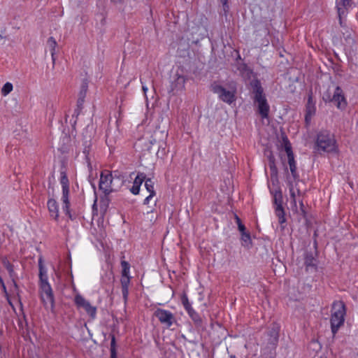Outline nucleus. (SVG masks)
Masks as SVG:
<instances>
[{
    "label": "nucleus",
    "instance_id": "f257e3e1",
    "mask_svg": "<svg viewBox=\"0 0 358 358\" xmlns=\"http://www.w3.org/2000/svg\"><path fill=\"white\" fill-rule=\"evenodd\" d=\"M284 150L287 154V162L291 173V176L287 177V182L289 186V203L292 212L306 216L304 204L301 199V191L294 187L293 182L299 180V175L297 172L296 163L292 151V145L287 137L282 138Z\"/></svg>",
    "mask_w": 358,
    "mask_h": 358
},
{
    "label": "nucleus",
    "instance_id": "f03ea898",
    "mask_svg": "<svg viewBox=\"0 0 358 358\" xmlns=\"http://www.w3.org/2000/svg\"><path fill=\"white\" fill-rule=\"evenodd\" d=\"M254 96V102L257 105L258 112L262 119L268 117L270 106L267 102L261 83L258 80H254L250 83Z\"/></svg>",
    "mask_w": 358,
    "mask_h": 358
},
{
    "label": "nucleus",
    "instance_id": "7ed1b4c3",
    "mask_svg": "<svg viewBox=\"0 0 358 358\" xmlns=\"http://www.w3.org/2000/svg\"><path fill=\"white\" fill-rule=\"evenodd\" d=\"M315 149L319 152H334L337 150L334 135L328 130L320 131L315 140Z\"/></svg>",
    "mask_w": 358,
    "mask_h": 358
},
{
    "label": "nucleus",
    "instance_id": "20e7f679",
    "mask_svg": "<svg viewBox=\"0 0 358 358\" xmlns=\"http://www.w3.org/2000/svg\"><path fill=\"white\" fill-rule=\"evenodd\" d=\"M211 90L217 95L220 100L229 105L236 99V85L234 83H230L227 87L214 83L211 85Z\"/></svg>",
    "mask_w": 358,
    "mask_h": 358
},
{
    "label": "nucleus",
    "instance_id": "39448f33",
    "mask_svg": "<svg viewBox=\"0 0 358 358\" xmlns=\"http://www.w3.org/2000/svg\"><path fill=\"white\" fill-rule=\"evenodd\" d=\"M40 289L41 299L46 306L52 307L54 303L52 289L48 282V271L46 268L39 270Z\"/></svg>",
    "mask_w": 358,
    "mask_h": 358
},
{
    "label": "nucleus",
    "instance_id": "423d86ee",
    "mask_svg": "<svg viewBox=\"0 0 358 358\" xmlns=\"http://www.w3.org/2000/svg\"><path fill=\"white\" fill-rule=\"evenodd\" d=\"M280 326L278 323H273L271 329L268 331L267 334V346L262 350L263 355H266V350H270L271 351H274L279 338V331ZM273 355V352H271Z\"/></svg>",
    "mask_w": 358,
    "mask_h": 358
},
{
    "label": "nucleus",
    "instance_id": "0eeeda50",
    "mask_svg": "<svg viewBox=\"0 0 358 358\" xmlns=\"http://www.w3.org/2000/svg\"><path fill=\"white\" fill-rule=\"evenodd\" d=\"M185 76L178 71L172 74L170 78V92L176 94L182 92L185 90Z\"/></svg>",
    "mask_w": 358,
    "mask_h": 358
},
{
    "label": "nucleus",
    "instance_id": "6e6552de",
    "mask_svg": "<svg viewBox=\"0 0 358 358\" xmlns=\"http://www.w3.org/2000/svg\"><path fill=\"white\" fill-rule=\"evenodd\" d=\"M113 175L108 171H104L101 173L99 181V188L106 194H110L113 191L112 187Z\"/></svg>",
    "mask_w": 358,
    "mask_h": 358
},
{
    "label": "nucleus",
    "instance_id": "1a4fd4ad",
    "mask_svg": "<svg viewBox=\"0 0 358 358\" xmlns=\"http://www.w3.org/2000/svg\"><path fill=\"white\" fill-rule=\"evenodd\" d=\"M123 266L122 276L121 278L122 293L123 298L126 300L129 294V285L130 279L128 275L129 272V266L127 262H122Z\"/></svg>",
    "mask_w": 358,
    "mask_h": 358
},
{
    "label": "nucleus",
    "instance_id": "9d476101",
    "mask_svg": "<svg viewBox=\"0 0 358 358\" xmlns=\"http://www.w3.org/2000/svg\"><path fill=\"white\" fill-rule=\"evenodd\" d=\"M74 302L78 309H82L87 313H95L96 311V308L78 293L75 296Z\"/></svg>",
    "mask_w": 358,
    "mask_h": 358
},
{
    "label": "nucleus",
    "instance_id": "9b49d317",
    "mask_svg": "<svg viewBox=\"0 0 358 358\" xmlns=\"http://www.w3.org/2000/svg\"><path fill=\"white\" fill-rule=\"evenodd\" d=\"M331 101H333L336 107L341 110L345 109L348 104L344 93L342 89L338 86L336 87Z\"/></svg>",
    "mask_w": 358,
    "mask_h": 358
},
{
    "label": "nucleus",
    "instance_id": "f8f14e48",
    "mask_svg": "<svg viewBox=\"0 0 358 358\" xmlns=\"http://www.w3.org/2000/svg\"><path fill=\"white\" fill-rule=\"evenodd\" d=\"M351 6L352 0H336V7L341 24H342V17L346 15L348 9Z\"/></svg>",
    "mask_w": 358,
    "mask_h": 358
},
{
    "label": "nucleus",
    "instance_id": "ddd939ff",
    "mask_svg": "<svg viewBox=\"0 0 358 358\" xmlns=\"http://www.w3.org/2000/svg\"><path fill=\"white\" fill-rule=\"evenodd\" d=\"M343 316L344 315H331L330 322L331 332L334 336L337 333L339 328L344 324L345 318Z\"/></svg>",
    "mask_w": 358,
    "mask_h": 358
},
{
    "label": "nucleus",
    "instance_id": "4468645a",
    "mask_svg": "<svg viewBox=\"0 0 358 358\" xmlns=\"http://www.w3.org/2000/svg\"><path fill=\"white\" fill-rule=\"evenodd\" d=\"M269 187L270 193L272 194L273 198V202L275 206H282V194L280 188L273 184V187Z\"/></svg>",
    "mask_w": 358,
    "mask_h": 358
},
{
    "label": "nucleus",
    "instance_id": "2eb2a0df",
    "mask_svg": "<svg viewBox=\"0 0 358 358\" xmlns=\"http://www.w3.org/2000/svg\"><path fill=\"white\" fill-rule=\"evenodd\" d=\"M152 73L151 72L147 71L143 73V74L141 76L140 81L142 85V90L144 93V96L146 102L148 103V96H147V92L148 90V88L146 85L147 83H153V80L151 76Z\"/></svg>",
    "mask_w": 358,
    "mask_h": 358
},
{
    "label": "nucleus",
    "instance_id": "dca6fc26",
    "mask_svg": "<svg viewBox=\"0 0 358 358\" xmlns=\"http://www.w3.org/2000/svg\"><path fill=\"white\" fill-rule=\"evenodd\" d=\"M62 201L63 203L62 210L70 218L71 215L70 213V202H69V188L62 189Z\"/></svg>",
    "mask_w": 358,
    "mask_h": 358
},
{
    "label": "nucleus",
    "instance_id": "f3484780",
    "mask_svg": "<svg viewBox=\"0 0 358 358\" xmlns=\"http://www.w3.org/2000/svg\"><path fill=\"white\" fill-rule=\"evenodd\" d=\"M48 208L50 215V217L55 220H58L59 218V206L57 202L54 199H50L47 203Z\"/></svg>",
    "mask_w": 358,
    "mask_h": 358
},
{
    "label": "nucleus",
    "instance_id": "a211bd4d",
    "mask_svg": "<svg viewBox=\"0 0 358 358\" xmlns=\"http://www.w3.org/2000/svg\"><path fill=\"white\" fill-rule=\"evenodd\" d=\"M145 180V174L143 173H138L134 179L133 186L131 188V192L133 194L136 195L140 192V187L142 183Z\"/></svg>",
    "mask_w": 358,
    "mask_h": 358
},
{
    "label": "nucleus",
    "instance_id": "6ab92c4d",
    "mask_svg": "<svg viewBox=\"0 0 358 358\" xmlns=\"http://www.w3.org/2000/svg\"><path fill=\"white\" fill-rule=\"evenodd\" d=\"M316 111L315 105L312 100V96H309L308 103L306 105L305 120L306 122H309L312 117L315 115Z\"/></svg>",
    "mask_w": 358,
    "mask_h": 358
},
{
    "label": "nucleus",
    "instance_id": "aec40b11",
    "mask_svg": "<svg viewBox=\"0 0 358 358\" xmlns=\"http://www.w3.org/2000/svg\"><path fill=\"white\" fill-rule=\"evenodd\" d=\"M3 266H5V268L7 269V271L9 273V275H10L11 280H12V282H13V285L15 289H17V282H16V281L15 280V271H14V269H13V266L6 259H4L3 260Z\"/></svg>",
    "mask_w": 358,
    "mask_h": 358
},
{
    "label": "nucleus",
    "instance_id": "412c9836",
    "mask_svg": "<svg viewBox=\"0 0 358 358\" xmlns=\"http://www.w3.org/2000/svg\"><path fill=\"white\" fill-rule=\"evenodd\" d=\"M159 320L166 328H169L175 322L173 315H157Z\"/></svg>",
    "mask_w": 358,
    "mask_h": 358
},
{
    "label": "nucleus",
    "instance_id": "4be33fe9",
    "mask_svg": "<svg viewBox=\"0 0 358 358\" xmlns=\"http://www.w3.org/2000/svg\"><path fill=\"white\" fill-rule=\"evenodd\" d=\"M345 307L343 301H336L333 303L331 313H345Z\"/></svg>",
    "mask_w": 358,
    "mask_h": 358
},
{
    "label": "nucleus",
    "instance_id": "5701e85b",
    "mask_svg": "<svg viewBox=\"0 0 358 358\" xmlns=\"http://www.w3.org/2000/svg\"><path fill=\"white\" fill-rule=\"evenodd\" d=\"M47 45H48V48L50 50V52L52 60L54 61L55 60L54 56H55V54L56 47L57 45L56 40L53 37H52V36L50 37L48 39Z\"/></svg>",
    "mask_w": 358,
    "mask_h": 358
},
{
    "label": "nucleus",
    "instance_id": "b1692460",
    "mask_svg": "<svg viewBox=\"0 0 358 358\" xmlns=\"http://www.w3.org/2000/svg\"><path fill=\"white\" fill-rule=\"evenodd\" d=\"M275 215L278 218V222L280 224H282L286 222V219L285 217V211L282 208V206H275Z\"/></svg>",
    "mask_w": 358,
    "mask_h": 358
},
{
    "label": "nucleus",
    "instance_id": "393cba45",
    "mask_svg": "<svg viewBox=\"0 0 358 358\" xmlns=\"http://www.w3.org/2000/svg\"><path fill=\"white\" fill-rule=\"evenodd\" d=\"M155 182L151 178H146L145 180V187L149 192V194L155 195Z\"/></svg>",
    "mask_w": 358,
    "mask_h": 358
},
{
    "label": "nucleus",
    "instance_id": "a878e982",
    "mask_svg": "<svg viewBox=\"0 0 358 358\" xmlns=\"http://www.w3.org/2000/svg\"><path fill=\"white\" fill-rule=\"evenodd\" d=\"M269 167H270L271 172V179L273 182V184L274 185V183L278 182V179H277L278 171H277V168L275 166V162L273 161L270 162Z\"/></svg>",
    "mask_w": 358,
    "mask_h": 358
},
{
    "label": "nucleus",
    "instance_id": "bb28decb",
    "mask_svg": "<svg viewBox=\"0 0 358 358\" xmlns=\"http://www.w3.org/2000/svg\"><path fill=\"white\" fill-rule=\"evenodd\" d=\"M181 302L188 313H192L193 309L187 294H183L181 296Z\"/></svg>",
    "mask_w": 358,
    "mask_h": 358
},
{
    "label": "nucleus",
    "instance_id": "cd10ccee",
    "mask_svg": "<svg viewBox=\"0 0 358 358\" xmlns=\"http://www.w3.org/2000/svg\"><path fill=\"white\" fill-rule=\"evenodd\" d=\"M60 176V184L62 185V189L69 188V181L66 172L61 171Z\"/></svg>",
    "mask_w": 358,
    "mask_h": 358
},
{
    "label": "nucleus",
    "instance_id": "c85d7f7f",
    "mask_svg": "<svg viewBox=\"0 0 358 358\" xmlns=\"http://www.w3.org/2000/svg\"><path fill=\"white\" fill-rule=\"evenodd\" d=\"M13 90V85L11 83L7 82L6 83L1 90V94L3 96H6L8 95Z\"/></svg>",
    "mask_w": 358,
    "mask_h": 358
},
{
    "label": "nucleus",
    "instance_id": "c756f323",
    "mask_svg": "<svg viewBox=\"0 0 358 358\" xmlns=\"http://www.w3.org/2000/svg\"><path fill=\"white\" fill-rule=\"evenodd\" d=\"M110 352V358H117L116 341L114 335H111Z\"/></svg>",
    "mask_w": 358,
    "mask_h": 358
},
{
    "label": "nucleus",
    "instance_id": "7c9ffc66",
    "mask_svg": "<svg viewBox=\"0 0 358 358\" xmlns=\"http://www.w3.org/2000/svg\"><path fill=\"white\" fill-rule=\"evenodd\" d=\"M305 264L307 268H315L316 266V259L311 255H307L305 258Z\"/></svg>",
    "mask_w": 358,
    "mask_h": 358
},
{
    "label": "nucleus",
    "instance_id": "2f4dec72",
    "mask_svg": "<svg viewBox=\"0 0 358 358\" xmlns=\"http://www.w3.org/2000/svg\"><path fill=\"white\" fill-rule=\"evenodd\" d=\"M241 240L245 243L246 245L250 244L251 238L250 235L248 233L244 232L241 234Z\"/></svg>",
    "mask_w": 358,
    "mask_h": 358
},
{
    "label": "nucleus",
    "instance_id": "473e14b6",
    "mask_svg": "<svg viewBox=\"0 0 358 358\" xmlns=\"http://www.w3.org/2000/svg\"><path fill=\"white\" fill-rule=\"evenodd\" d=\"M309 348L314 350H319L321 348L320 343L317 341H312L310 343Z\"/></svg>",
    "mask_w": 358,
    "mask_h": 358
},
{
    "label": "nucleus",
    "instance_id": "72a5a7b5",
    "mask_svg": "<svg viewBox=\"0 0 358 358\" xmlns=\"http://www.w3.org/2000/svg\"><path fill=\"white\" fill-rule=\"evenodd\" d=\"M223 6L224 13H227L229 10L228 0H220Z\"/></svg>",
    "mask_w": 358,
    "mask_h": 358
},
{
    "label": "nucleus",
    "instance_id": "f704fd0d",
    "mask_svg": "<svg viewBox=\"0 0 358 358\" xmlns=\"http://www.w3.org/2000/svg\"><path fill=\"white\" fill-rule=\"evenodd\" d=\"M86 143L87 145H85L84 150H83V154L85 155V157L86 158H87V155H89V152H90V143H88V142H86Z\"/></svg>",
    "mask_w": 358,
    "mask_h": 358
},
{
    "label": "nucleus",
    "instance_id": "c9c22d12",
    "mask_svg": "<svg viewBox=\"0 0 358 358\" xmlns=\"http://www.w3.org/2000/svg\"><path fill=\"white\" fill-rule=\"evenodd\" d=\"M155 195L149 194L148 196L145 197L144 199L143 203L145 205H147L149 203L150 201L155 196Z\"/></svg>",
    "mask_w": 358,
    "mask_h": 358
},
{
    "label": "nucleus",
    "instance_id": "e433bc0d",
    "mask_svg": "<svg viewBox=\"0 0 358 358\" xmlns=\"http://www.w3.org/2000/svg\"><path fill=\"white\" fill-rule=\"evenodd\" d=\"M238 228L241 234L245 232V227L242 223H239V224L238 225Z\"/></svg>",
    "mask_w": 358,
    "mask_h": 358
},
{
    "label": "nucleus",
    "instance_id": "4c0bfd02",
    "mask_svg": "<svg viewBox=\"0 0 358 358\" xmlns=\"http://www.w3.org/2000/svg\"><path fill=\"white\" fill-rule=\"evenodd\" d=\"M38 268H39V270L41 268H45V266L43 265V262L42 258H39V259H38Z\"/></svg>",
    "mask_w": 358,
    "mask_h": 358
},
{
    "label": "nucleus",
    "instance_id": "58836bf2",
    "mask_svg": "<svg viewBox=\"0 0 358 358\" xmlns=\"http://www.w3.org/2000/svg\"><path fill=\"white\" fill-rule=\"evenodd\" d=\"M85 92H86V87L84 89V94H83V97H82V98H80V99H78V103H79V104H82V103L84 101V99H84V96H85Z\"/></svg>",
    "mask_w": 358,
    "mask_h": 358
},
{
    "label": "nucleus",
    "instance_id": "ea45409f",
    "mask_svg": "<svg viewBox=\"0 0 358 358\" xmlns=\"http://www.w3.org/2000/svg\"><path fill=\"white\" fill-rule=\"evenodd\" d=\"M236 220L238 225L239 224V223H241L240 218L237 215H236Z\"/></svg>",
    "mask_w": 358,
    "mask_h": 358
},
{
    "label": "nucleus",
    "instance_id": "a19ab883",
    "mask_svg": "<svg viewBox=\"0 0 358 358\" xmlns=\"http://www.w3.org/2000/svg\"><path fill=\"white\" fill-rule=\"evenodd\" d=\"M1 287H2V289H3V292H6V287L5 284H3V285H1Z\"/></svg>",
    "mask_w": 358,
    "mask_h": 358
},
{
    "label": "nucleus",
    "instance_id": "79ce46f5",
    "mask_svg": "<svg viewBox=\"0 0 358 358\" xmlns=\"http://www.w3.org/2000/svg\"><path fill=\"white\" fill-rule=\"evenodd\" d=\"M114 3H120L122 0H111Z\"/></svg>",
    "mask_w": 358,
    "mask_h": 358
},
{
    "label": "nucleus",
    "instance_id": "37998d69",
    "mask_svg": "<svg viewBox=\"0 0 358 358\" xmlns=\"http://www.w3.org/2000/svg\"><path fill=\"white\" fill-rule=\"evenodd\" d=\"M159 313L166 314V313H169L168 311H166V310H161Z\"/></svg>",
    "mask_w": 358,
    "mask_h": 358
},
{
    "label": "nucleus",
    "instance_id": "c03bdc74",
    "mask_svg": "<svg viewBox=\"0 0 358 358\" xmlns=\"http://www.w3.org/2000/svg\"><path fill=\"white\" fill-rule=\"evenodd\" d=\"M73 289L74 292L76 291V286H75V285L73 283Z\"/></svg>",
    "mask_w": 358,
    "mask_h": 358
},
{
    "label": "nucleus",
    "instance_id": "a18cd8bd",
    "mask_svg": "<svg viewBox=\"0 0 358 358\" xmlns=\"http://www.w3.org/2000/svg\"><path fill=\"white\" fill-rule=\"evenodd\" d=\"M150 220H151V221L155 220V218H154L153 217H151V219H150Z\"/></svg>",
    "mask_w": 358,
    "mask_h": 358
},
{
    "label": "nucleus",
    "instance_id": "49530a36",
    "mask_svg": "<svg viewBox=\"0 0 358 358\" xmlns=\"http://www.w3.org/2000/svg\"><path fill=\"white\" fill-rule=\"evenodd\" d=\"M24 318H25V314L21 315Z\"/></svg>",
    "mask_w": 358,
    "mask_h": 358
},
{
    "label": "nucleus",
    "instance_id": "de8ad7c7",
    "mask_svg": "<svg viewBox=\"0 0 358 358\" xmlns=\"http://www.w3.org/2000/svg\"><path fill=\"white\" fill-rule=\"evenodd\" d=\"M150 213H152V210H151ZM149 213H150V211H148V214H149Z\"/></svg>",
    "mask_w": 358,
    "mask_h": 358
}]
</instances>
